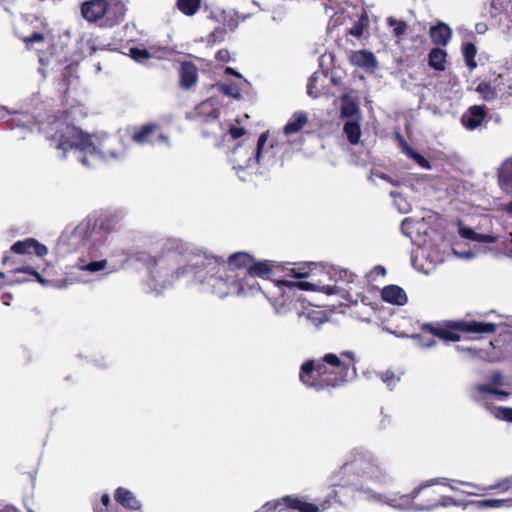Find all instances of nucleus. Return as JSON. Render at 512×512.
<instances>
[{
    "mask_svg": "<svg viewBox=\"0 0 512 512\" xmlns=\"http://www.w3.org/2000/svg\"><path fill=\"white\" fill-rule=\"evenodd\" d=\"M427 481H428L430 487L434 486V485H444V486H448L453 491L459 490V488H458V485L460 483L459 480H451L449 478L439 477V478H433V479H430Z\"/></svg>",
    "mask_w": 512,
    "mask_h": 512,
    "instance_id": "37998d69",
    "label": "nucleus"
},
{
    "mask_svg": "<svg viewBox=\"0 0 512 512\" xmlns=\"http://www.w3.org/2000/svg\"><path fill=\"white\" fill-rule=\"evenodd\" d=\"M462 53H463L466 65L470 69H474L477 66V64L475 62V56L477 53L476 46L471 42H467L462 47Z\"/></svg>",
    "mask_w": 512,
    "mask_h": 512,
    "instance_id": "e433bc0d",
    "label": "nucleus"
},
{
    "mask_svg": "<svg viewBox=\"0 0 512 512\" xmlns=\"http://www.w3.org/2000/svg\"><path fill=\"white\" fill-rule=\"evenodd\" d=\"M280 268V263L270 260L252 261L249 268L245 270L254 277L269 279L275 269Z\"/></svg>",
    "mask_w": 512,
    "mask_h": 512,
    "instance_id": "f3484780",
    "label": "nucleus"
},
{
    "mask_svg": "<svg viewBox=\"0 0 512 512\" xmlns=\"http://www.w3.org/2000/svg\"><path fill=\"white\" fill-rule=\"evenodd\" d=\"M356 355L353 351L327 353L321 359L307 360L301 365L299 380L317 392L335 388L356 378Z\"/></svg>",
    "mask_w": 512,
    "mask_h": 512,
    "instance_id": "39448f33",
    "label": "nucleus"
},
{
    "mask_svg": "<svg viewBox=\"0 0 512 512\" xmlns=\"http://www.w3.org/2000/svg\"><path fill=\"white\" fill-rule=\"evenodd\" d=\"M390 196L400 213L406 214L411 210V205L398 192L391 191Z\"/></svg>",
    "mask_w": 512,
    "mask_h": 512,
    "instance_id": "a19ab883",
    "label": "nucleus"
},
{
    "mask_svg": "<svg viewBox=\"0 0 512 512\" xmlns=\"http://www.w3.org/2000/svg\"><path fill=\"white\" fill-rule=\"evenodd\" d=\"M449 506H462V507L466 508V507H468V502L458 501L450 496H443L441 498V500L428 504V507H426V508H419V509L426 510V511H433L439 507H449Z\"/></svg>",
    "mask_w": 512,
    "mask_h": 512,
    "instance_id": "f704fd0d",
    "label": "nucleus"
},
{
    "mask_svg": "<svg viewBox=\"0 0 512 512\" xmlns=\"http://www.w3.org/2000/svg\"><path fill=\"white\" fill-rule=\"evenodd\" d=\"M196 114L204 123L202 134L204 137H215L216 139L224 134L222 124L219 122L218 110L211 100L205 101L196 107Z\"/></svg>",
    "mask_w": 512,
    "mask_h": 512,
    "instance_id": "9d476101",
    "label": "nucleus"
},
{
    "mask_svg": "<svg viewBox=\"0 0 512 512\" xmlns=\"http://www.w3.org/2000/svg\"><path fill=\"white\" fill-rule=\"evenodd\" d=\"M219 89L223 94H225L229 97H232L234 99L241 98L240 88L235 84H231V83L220 84Z\"/></svg>",
    "mask_w": 512,
    "mask_h": 512,
    "instance_id": "49530a36",
    "label": "nucleus"
},
{
    "mask_svg": "<svg viewBox=\"0 0 512 512\" xmlns=\"http://www.w3.org/2000/svg\"><path fill=\"white\" fill-rule=\"evenodd\" d=\"M201 0H177L178 9L187 16H193L200 8Z\"/></svg>",
    "mask_w": 512,
    "mask_h": 512,
    "instance_id": "c9c22d12",
    "label": "nucleus"
},
{
    "mask_svg": "<svg viewBox=\"0 0 512 512\" xmlns=\"http://www.w3.org/2000/svg\"><path fill=\"white\" fill-rule=\"evenodd\" d=\"M512 501L509 499H484V500H476L469 501L468 506H473L476 509L484 510V509H494V508H502V507H511Z\"/></svg>",
    "mask_w": 512,
    "mask_h": 512,
    "instance_id": "7c9ffc66",
    "label": "nucleus"
},
{
    "mask_svg": "<svg viewBox=\"0 0 512 512\" xmlns=\"http://www.w3.org/2000/svg\"><path fill=\"white\" fill-rule=\"evenodd\" d=\"M477 92H479L482 97L487 100V101H490V100H493L497 97V93L495 91V89L493 87H491L489 84L487 83H480L478 86H477Z\"/></svg>",
    "mask_w": 512,
    "mask_h": 512,
    "instance_id": "de8ad7c7",
    "label": "nucleus"
},
{
    "mask_svg": "<svg viewBox=\"0 0 512 512\" xmlns=\"http://www.w3.org/2000/svg\"><path fill=\"white\" fill-rule=\"evenodd\" d=\"M9 114V111L6 107L0 106V120L5 119L7 115Z\"/></svg>",
    "mask_w": 512,
    "mask_h": 512,
    "instance_id": "774afa93",
    "label": "nucleus"
},
{
    "mask_svg": "<svg viewBox=\"0 0 512 512\" xmlns=\"http://www.w3.org/2000/svg\"><path fill=\"white\" fill-rule=\"evenodd\" d=\"M430 332L433 336L445 341L457 342L461 338L458 332L445 328H431Z\"/></svg>",
    "mask_w": 512,
    "mask_h": 512,
    "instance_id": "4c0bfd02",
    "label": "nucleus"
},
{
    "mask_svg": "<svg viewBox=\"0 0 512 512\" xmlns=\"http://www.w3.org/2000/svg\"><path fill=\"white\" fill-rule=\"evenodd\" d=\"M101 503L107 507L110 504V496L108 494H103L101 496Z\"/></svg>",
    "mask_w": 512,
    "mask_h": 512,
    "instance_id": "338daca9",
    "label": "nucleus"
},
{
    "mask_svg": "<svg viewBox=\"0 0 512 512\" xmlns=\"http://www.w3.org/2000/svg\"><path fill=\"white\" fill-rule=\"evenodd\" d=\"M457 330L474 333V334H489L496 330V325L493 323L480 322L475 320L459 321L454 326Z\"/></svg>",
    "mask_w": 512,
    "mask_h": 512,
    "instance_id": "a211bd4d",
    "label": "nucleus"
},
{
    "mask_svg": "<svg viewBox=\"0 0 512 512\" xmlns=\"http://www.w3.org/2000/svg\"><path fill=\"white\" fill-rule=\"evenodd\" d=\"M312 265H315V264L314 263L299 264L296 266V264H294V263H285V265H283L282 268L284 271L291 272V275L294 278L301 279V278L310 277L312 270H313L311 268Z\"/></svg>",
    "mask_w": 512,
    "mask_h": 512,
    "instance_id": "473e14b6",
    "label": "nucleus"
},
{
    "mask_svg": "<svg viewBox=\"0 0 512 512\" xmlns=\"http://www.w3.org/2000/svg\"><path fill=\"white\" fill-rule=\"evenodd\" d=\"M398 140H399V143H400V146H401V150L402 152L407 156L409 157L410 159H412L413 161H415L421 168H424V169H431L432 166L430 164V162L424 158L421 154H419L417 151H415L404 139L402 136L398 135L397 136Z\"/></svg>",
    "mask_w": 512,
    "mask_h": 512,
    "instance_id": "cd10ccee",
    "label": "nucleus"
},
{
    "mask_svg": "<svg viewBox=\"0 0 512 512\" xmlns=\"http://www.w3.org/2000/svg\"><path fill=\"white\" fill-rule=\"evenodd\" d=\"M18 271L33 275L35 277L36 281L39 282L44 287L50 286L52 283L51 281L44 279L36 270H34L31 267L19 269Z\"/></svg>",
    "mask_w": 512,
    "mask_h": 512,
    "instance_id": "864d4df0",
    "label": "nucleus"
},
{
    "mask_svg": "<svg viewBox=\"0 0 512 512\" xmlns=\"http://www.w3.org/2000/svg\"><path fill=\"white\" fill-rule=\"evenodd\" d=\"M115 501L129 510H139L142 506L141 501L137 499L135 494L124 488L118 487L114 492Z\"/></svg>",
    "mask_w": 512,
    "mask_h": 512,
    "instance_id": "6ab92c4d",
    "label": "nucleus"
},
{
    "mask_svg": "<svg viewBox=\"0 0 512 512\" xmlns=\"http://www.w3.org/2000/svg\"><path fill=\"white\" fill-rule=\"evenodd\" d=\"M113 230L112 216L92 214L75 227L66 228L58 240L57 247L62 254L80 253L76 266L83 271L95 273L106 268L107 261L97 258L110 244Z\"/></svg>",
    "mask_w": 512,
    "mask_h": 512,
    "instance_id": "20e7f679",
    "label": "nucleus"
},
{
    "mask_svg": "<svg viewBox=\"0 0 512 512\" xmlns=\"http://www.w3.org/2000/svg\"><path fill=\"white\" fill-rule=\"evenodd\" d=\"M180 86L183 89H190L198 81V69L191 62H184L180 66Z\"/></svg>",
    "mask_w": 512,
    "mask_h": 512,
    "instance_id": "4be33fe9",
    "label": "nucleus"
},
{
    "mask_svg": "<svg viewBox=\"0 0 512 512\" xmlns=\"http://www.w3.org/2000/svg\"><path fill=\"white\" fill-rule=\"evenodd\" d=\"M381 380L389 387L393 388L398 382L399 377H397L393 372L391 371H385L381 373Z\"/></svg>",
    "mask_w": 512,
    "mask_h": 512,
    "instance_id": "603ef678",
    "label": "nucleus"
},
{
    "mask_svg": "<svg viewBox=\"0 0 512 512\" xmlns=\"http://www.w3.org/2000/svg\"><path fill=\"white\" fill-rule=\"evenodd\" d=\"M322 76L321 73L315 72L311 75L307 84V94L312 98H318L320 95L319 89L316 87V82Z\"/></svg>",
    "mask_w": 512,
    "mask_h": 512,
    "instance_id": "a18cd8bd",
    "label": "nucleus"
},
{
    "mask_svg": "<svg viewBox=\"0 0 512 512\" xmlns=\"http://www.w3.org/2000/svg\"><path fill=\"white\" fill-rule=\"evenodd\" d=\"M429 34L435 44L445 46L451 39L452 30L447 24L440 22L430 28Z\"/></svg>",
    "mask_w": 512,
    "mask_h": 512,
    "instance_id": "a878e982",
    "label": "nucleus"
},
{
    "mask_svg": "<svg viewBox=\"0 0 512 512\" xmlns=\"http://www.w3.org/2000/svg\"><path fill=\"white\" fill-rule=\"evenodd\" d=\"M493 414L497 419L512 422V408L510 407H498Z\"/></svg>",
    "mask_w": 512,
    "mask_h": 512,
    "instance_id": "8fccbe9b",
    "label": "nucleus"
},
{
    "mask_svg": "<svg viewBox=\"0 0 512 512\" xmlns=\"http://www.w3.org/2000/svg\"><path fill=\"white\" fill-rule=\"evenodd\" d=\"M349 33L354 37H360L363 34V26L361 23H356L350 29Z\"/></svg>",
    "mask_w": 512,
    "mask_h": 512,
    "instance_id": "bf43d9fd",
    "label": "nucleus"
},
{
    "mask_svg": "<svg viewBox=\"0 0 512 512\" xmlns=\"http://www.w3.org/2000/svg\"><path fill=\"white\" fill-rule=\"evenodd\" d=\"M179 279H189L203 292L225 298L229 295H255L261 286L248 272L227 269L220 257L194 252L183 244L171 245L154 259L149 271L148 286L160 294Z\"/></svg>",
    "mask_w": 512,
    "mask_h": 512,
    "instance_id": "f257e3e1",
    "label": "nucleus"
},
{
    "mask_svg": "<svg viewBox=\"0 0 512 512\" xmlns=\"http://www.w3.org/2000/svg\"><path fill=\"white\" fill-rule=\"evenodd\" d=\"M267 139V134L262 133L258 138L256 147L244 143L233 149L230 162L239 179L242 181H246L247 179L246 170L251 172L256 171L261 159H264L265 155L269 152V149L265 148Z\"/></svg>",
    "mask_w": 512,
    "mask_h": 512,
    "instance_id": "0eeeda50",
    "label": "nucleus"
},
{
    "mask_svg": "<svg viewBox=\"0 0 512 512\" xmlns=\"http://www.w3.org/2000/svg\"><path fill=\"white\" fill-rule=\"evenodd\" d=\"M308 122L307 114L304 112H295L284 126V134L291 135L300 131Z\"/></svg>",
    "mask_w": 512,
    "mask_h": 512,
    "instance_id": "c756f323",
    "label": "nucleus"
},
{
    "mask_svg": "<svg viewBox=\"0 0 512 512\" xmlns=\"http://www.w3.org/2000/svg\"><path fill=\"white\" fill-rule=\"evenodd\" d=\"M382 299L390 304L402 306L407 303V295L404 289L397 285L385 286L381 291Z\"/></svg>",
    "mask_w": 512,
    "mask_h": 512,
    "instance_id": "412c9836",
    "label": "nucleus"
},
{
    "mask_svg": "<svg viewBox=\"0 0 512 512\" xmlns=\"http://www.w3.org/2000/svg\"><path fill=\"white\" fill-rule=\"evenodd\" d=\"M17 126L26 127L30 131L37 127L61 158L72 154L86 167L94 166L98 159L120 160L126 155V148L119 136L85 134L62 116H49L44 121L31 123L27 120L17 123Z\"/></svg>",
    "mask_w": 512,
    "mask_h": 512,
    "instance_id": "f03ea898",
    "label": "nucleus"
},
{
    "mask_svg": "<svg viewBox=\"0 0 512 512\" xmlns=\"http://www.w3.org/2000/svg\"><path fill=\"white\" fill-rule=\"evenodd\" d=\"M368 179L371 182H373L374 184H377V179L389 182L392 185L398 184V182L396 180H393L390 176L386 175L385 173L381 172L380 170H372Z\"/></svg>",
    "mask_w": 512,
    "mask_h": 512,
    "instance_id": "09e8293b",
    "label": "nucleus"
},
{
    "mask_svg": "<svg viewBox=\"0 0 512 512\" xmlns=\"http://www.w3.org/2000/svg\"><path fill=\"white\" fill-rule=\"evenodd\" d=\"M216 59L221 62H228L230 60V53L226 49H221L216 54Z\"/></svg>",
    "mask_w": 512,
    "mask_h": 512,
    "instance_id": "13d9d810",
    "label": "nucleus"
},
{
    "mask_svg": "<svg viewBox=\"0 0 512 512\" xmlns=\"http://www.w3.org/2000/svg\"><path fill=\"white\" fill-rule=\"evenodd\" d=\"M44 40V36L42 33L34 32L31 36L26 37L24 41L27 43V45H32L34 43L42 42Z\"/></svg>",
    "mask_w": 512,
    "mask_h": 512,
    "instance_id": "6e6d98bb",
    "label": "nucleus"
},
{
    "mask_svg": "<svg viewBox=\"0 0 512 512\" xmlns=\"http://www.w3.org/2000/svg\"><path fill=\"white\" fill-rule=\"evenodd\" d=\"M106 0H90L82 5V15L89 22L103 20L105 14Z\"/></svg>",
    "mask_w": 512,
    "mask_h": 512,
    "instance_id": "dca6fc26",
    "label": "nucleus"
},
{
    "mask_svg": "<svg viewBox=\"0 0 512 512\" xmlns=\"http://www.w3.org/2000/svg\"><path fill=\"white\" fill-rule=\"evenodd\" d=\"M346 504L344 500L339 497V492L332 489L325 500L318 506L313 503L305 502L294 496H285L272 501H267L259 510L255 512H272L285 504L288 508L298 510L299 512H322L330 508L334 503Z\"/></svg>",
    "mask_w": 512,
    "mask_h": 512,
    "instance_id": "6e6552de",
    "label": "nucleus"
},
{
    "mask_svg": "<svg viewBox=\"0 0 512 512\" xmlns=\"http://www.w3.org/2000/svg\"><path fill=\"white\" fill-rule=\"evenodd\" d=\"M388 25L392 28V33L396 38H401L407 30V24L404 21L393 17L388 18Z\"/></svg>",
    "mask_w": 512,
    "mask_h": 512,
    "instance_id": "58836bf2",
    "label": "nucleus"
},
{
    "mask_svg": "<svg viewBox=\"0 0 512 512\" xmlns=\"http://www.w3.org/2000/svg\"><path fill=\"white\" fill-rule=\"evenodd\" d=\"M372 274H374L375 276H385L386 269L384 266L378 265L373 269Z\"/></svg>",
    "mask_w": 512,
    "mask_h": 512,
    "instance_id": "680f3d73",
    "label": "nucleus"
},
{
    "mask_svg": "<svg viewBox=\"0 0 512 512\" xmlns=\"http://www.w3.org/2000/svg\"><path fill=\"white\" fill-rule=\"evenodd\" d=\"M493 387H497L503 384V375L499 371H494L489 377V383Z\"/></svg>",
    "mask_w": 512,
    "mask_h": 512,
    "instance_id": "5fc2aeb1",
    "label": "nucleus"
},
{
    "mask_svg": "<svg viewBox=\"0 0 512 512\" xmlns=\"http://www.w3.org/2000/svg\"><path fill=\"white\" fill-rule=\"evenodd\" d=\"M485 118V110L480 106H473L463 114L461 122L468 130H474L479 127Z\"/></svg>",
    "mask_w": 512,
    "mask_h": 512,
    "instance_id": "5701e85b",
    "label": "nucleus"
},
{
    "mask_svg": "<svg viewBox=\"0 0 512 512\" xmlns=\"http://www.w3.org/2000/svg\"><path fill=\"white\" fill-rule=\"evenodd\" d=\"M498 178L501 189L506 194L512 195V158L501 165Z\"/></svg>",
    "mask_w": 512,
    "mask_h": 512,
    "instance_id": "bb28decb",
    "label": "nucleus"
},
{
    "mask_svg": "<svg viewBox=\"0 0 512 512\" xmlns=\"http://www.w3.org/2000/svg\"><path fill=\"white\" fill-rule=\"evenodd\" d=\"M360 478H365L376 483H385L387 475L380 467L378 459L375 455L363 448L353 449L348 460L329 477V484L332 487H338L339 497L348 504L344 499L341 492L345 489H350L355 493V497L360 500H367L383 505H387L397 511H410L407 505L409 501L404 494L391 492V493H377L370 488L358 486Z\"/></svg>",
    "mask_w": 512,
    "mask_h": 512,
    "instance_id": "7ed1b4c3",
    "label": "nucleus"
},
{
    "mask_svg": "<svg viewBox=\"0 0 512 512\" xmlns=\"http://www.w3.org/2000/svg\"><path fill=\"white\" fill-rule=\"evenodd\" d=\"M130 57L136 62L143 63L151 58V53L145 49L140 47H131L129 49Z\"/></svg>",
    "mask_w": 512,
    "mask_h": 512,
    "instance_id": "ea45409f",
    "label": "nucleus"
},
{
    "mask_svg": "<svg viewBox=\"0 0 512 512\" xmlns=\"http://www.w3.org/2000/svg\"><path fill=\"white\" fill-rule=\"evenodd\" d=\"M468 394L471 400L474 402L486 406L487 401L492 397H496L498 400H505L509 397L510 393L498 390L490 384H473L468 388Z\"/></svg>",
    "mask_w": 512,
    "mask_h": 512,
    "instance_id": "9b49d317",
    "label": "nucleus"
},
{
    "mask_svg": "<svg viewBox=\"0 0 512 512\" xmlns=\"http://www.w3.org/2000/svg\"><path fill=\"white\" fill-rule=\"evenodd\" d=\"M455 349H456L458 352H460V353H461V352H467V353H470V354H473V355L475 354V352H474L471 348H469V347H463V346L457 345V346L455 347Z\"/></svg>",
    "mask_w": 512,
    "mask_h": 512,
    "instance_id": "0e129e2a",
    "label": "nucleus"
},
{
    "mask_svg": "<svg viewBox=\"0 0 512 512\" xmlns=\"http://www.w3.org/2000/svg\"><path fill=\"white\" fill-rule=\"evenodd\" d=\"M340 118L347 120H362V114L357 101L352 99L348 93L340 98Z\"/></svg>",
    "mask_w": 512,
    "mask_h": 512,
    "instance_id": "2eb2a0df",
    "label": "nucleus"
},
{
    "mask_svg": "<svg viewBox=\"0 0 512 512\" xmlns=\"http://www.w3.org/2000/svg\"><path fill=\"white\" fill-rule=\"evenodd\" d=\"M228 132L233 139H238L244 135L245 130L242 127L231 126Z\"/></svg>",
    "mask_w": 512,
    "mask_h": 512,
    "instance_id": "4d7b16f0",
    "label": "nucleus"
},
{
    "mask_svg": "<svg viewBox=\"0 0 512 512\" xmlns=\"http://www.w3.org/2000/svg\"><path fill=\"white\" fill-rule=\"evenodd\" d=\"M319 314V312L315 310H310L307 313H304L307 319H311L314 325L318 326L322 321L319 318L314 317V315Z\"/></svg>",
    "mask_w": 512,
    "mask_h": 512,
    "instance_id": "052dcab7",
    "label": "nucleus"
},
{
    "mask_svg": "<svg viewBox=\"0 0 512 512\" xmlns=\"http://www.w3.org/2000/svg\"><path fill=\"white\" fill-rule=\"evenodd\" d=\"M454 253L457 254L458 257L463 258V259H472L474 257V253L471 251H468V252H465L462 254H459L456 251H454Z\"/></svg>",
    "mask_w": 512,
    "mask_h": 512,
    "instance_id": "69168bd1",
    "label": "nucleus"
},
{
    "mask_svg": "<svg viewBox=\"0 0 512 512\" xmlns=\"http://www.w3.org/2000/svg\"><path fill=\"white\" fill-rule=\"evenodd\" d=\"M334 285H322L319 286L315 283L308 281H289V280H278L275 285L278 290L282 293L281 299L274 298L269 299L273 305L277 314H286L290 310L291 302L287 303L285 294L287 291L294 290L295 288L304 291H316L319 290L327 295L339 294L342 297H346L349 291L352 289V285L355 281V275L348 272L347 270L334 271L333 276Z\"/></svg>",
    "mask_w": 512,
    "mask_h": 512,
    "instance_id": "423d86ee",
    "label": "nucleus"
},
{
    "mask_svg": "<svg viewBox=\"0 0 512 512\" xmlns=\"http://www.w3.org/2000/svg\"><path fill=\"white\" fill-rule=\"evenodd\" d=\"M10 251L19 255H30L34 253L39 257H43L48 253L47 247L34 238L16 241L11 246Z\"/></svg>",
    "mask_w": 512,
    "mask_h": 512,
    "instance_id": "4468645a",
    "label": "nucleus"
},
{
    "mask_svg": "<svg viewBox=\"0 0 512 512\" xmlns=\"http://www.w3.org/2000/svg\"><path fill=\"white\" fill-rule=\"evenodd\" d=\"M350 62L352 65L368 71H373L377 67L376 57L367 50L353 52L350 56Z\"/></svg>",
    "mask_w": 512,
    "mask_h": 512,
    "instance_id": "aec40b11",
    "label": "nucleus"
},
{
    "mask_svg": "<svg viewBox=\"0 0 512 512\" xmlns=\"http://www.w3.org/2000/svg\"><path fill=\"white\" fill-rule=\"evenodd\" d=\"M226 29L223 27L215 28L208 36V43H217L224 40Z\"/></svg>",
    "mask_w": 512,
    "mask_h": 512,
    "instance_id": "3c124183",
    "label": "nucleus"
},
{
    "mask_svg": "<svg viewBox=\"0 0 512 512\" xmlns=\"http://www.w3.org/2000/svg\"><path fill=\"white\" fill-rule=\"evenodd\" d=\"M430 487L429 486V483L428 481H425L423 483H421L418 487L414 488L410 493L408 494H404L405 497L408 498V502H407V505H408V508L410 511H414V512H423L424 510H420L418 508H426L428 507V504L426 505H423V504H417L415 503V499L420 495V493L426 489Z\"/></svg>",
    "mask_w": 512,
    "mask_h": 512,
    "instance_id": "72a5a7b5",
    "label": "nucleus"
},
{
    "mask_svg": "<svg viewBox=\"0 0 512 512\" xmlns=\"http://www.w3.org/2000/svg\"><path fill=\"white\" fill-rule=\"evenodd\" d=\"M403 234L410 238L413 245L422 250L423 255H428L434 250L433 229L430 227L426 218L415 220L413 218H405L401 224Z\"/></svg>",
    "mask_w": 512,
    "mask_h": 512,
    "instance_id": "1a4fd4ad",
    "label": "nucleus"
},
{
    "mask_svg": "<svg viewBox=\"0 0 512 512\" xmlns=\"http://www.w3.org/2000/svg\"><path fill=\"white\" fill-rule=\"evenodd\" d=\"M412 339L416 346L421 347L423 349H429L436 345V340L433 336H423V335H413Z\"/></svg>",
    "mask_w": 512,
    "mask_h": 512,
    "instance_id": "c03bdc74",
    "label": "nucleus"
},
{
    "mask_svg": "<svg viewBox=\"0 0 512 512\" xmlns=\"http://www.w3.org/2000/svg\"><path fill=\"white\" fill-rule=\"evenodd\" d=\"M447 53L440 47L432 48L428 55V64L431 68L437 71H443L445 69Z\"/></svg>",
    "mask_w": 512,
    "mask_h": 512,
    "instance_id": "2f4dec72",
    "label": "nucleus"
},
{
    "mask_svg": "<svg viewBox=\"0 0 512 512\" xmlns=\"http://www.w3.org/2000/svg\"><path fill=\"white\" fill-rule=\"evenodd\" d=\"M157 131L158 126L156 124H145L133 132L132 140L139 145L164 143L170 146L169 137L165 134L157 133Z\"/></svg>",
    "mask_w": 512,
    "mask_h": 512,
    "instance_id": "f8f14e48",
    "label": "nucleus"
},
{
    "mask_svg": "<svg viewBox=\"0 0 512 512\" xmlns=\"http://www.w3.org/2000/svg\"><path fill=\"white\" fill-rule=\"evenodd\" d=\"M459 485L466 488L465 490H462V492L467 495H479L481 492L491 490L490 486L485 487V486H481L478 484H474L471 482H465V481H460Z\"/></svg>",
    "mask_w": 512,
    "mask_h": 512,
    "instance_id": "79ce46f5",
    "label": "nucleus"
},
{
    "mask_svg": "<svg viewBox=\"0 0 512 512\" xmlns=\"http://www.w3.org/2000/svg\"><path fill=\"white\" fill-rule=\"evenodd\" d=\"M458 233L464 239L480 243L492 244L498 239L497 236L494 235L477 233L472 228L463 225L461 222L458 224Z\"/></svg>",
    "mask_w": 512,
    "mask_h": 512,
    "instance_id": "393cba45",
    "label": "nucleus"
},
{
    "mask_svg": "<svg viewBox=\"0 0 512 512\" xmlns=\"http://www.w3.org/2000/svg\"><path fill=\"white\" fill-rule=\"evenodd\" d=\"M126 13V7L120 0H106L105 14L101 25L112 27L120 23Z\"/></svg>",
    "mask_w": 512,
    "mask_h": 512,
    "instance_id": "ddd939ff",
    "label": "nucleus"
},
{
    "mask_svg": "<svg viewBox=\"0 0 512 512\" xmlns=\"http://www.w3.org/2000/svg\"><path fill=\"white\" fill-rule=\"evenodd\" d=\"M476 31L479 34H483L487 31V25L485 23H477L476 24Z\"/></svg>",
    "mask_w": 512,
    "mask_h": 512,
    "instance_id": "e2e57ef3",
    "label": "nucleus"
},
{
    "mask_svg": "<svg viewBox=\"0 0 512 512\" xmlns=\"http://www.w3.org/2000/svg\"><path fill=\"white\" fill-rule=\"evenodd\" d=\"M253 261V256L247 252H236L231 254L228 257L227 262L224 261L228 270L237 271L245 268L246 270L249 268L251 262Z\"/></svg>",
    "mask_w": 512,
    "mask_h": 512,
    "instance_id": "b1692460",
    "label": "nucleus"
},
{
    "mask_svg": "<svg viewBox=\"0 0 512 512\" xmlns=\"http://www.w3.org/2000/svg\"><path fill=\"white\" fill-rule=\"evenodd\" d=\"M362 120H347L343 124V132L351 145H357L361 137Z\"/></svg>",
    "mask_w": 512,
    "mask_h": 512,
    "instance_id": "c85d7f7f",
    "label": "nucleus"
}]
</instances>
